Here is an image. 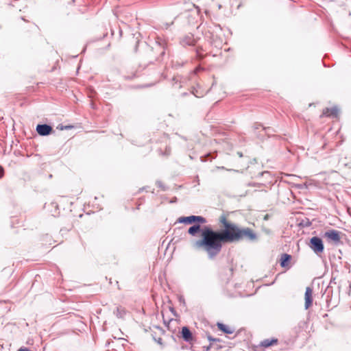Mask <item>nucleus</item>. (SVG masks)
Wrapping results in <instances>:
<instances>
[{"instance_id": "obj_9", "label": "nucleus", "mask_w": 351, "mask_h": 351, "mask_svg": "<svg viewBox=\"0 0 351 351\" xmlns=\"http://www.w3.org/2000/svg\"><path fill=\"white\" fill-rule=\"evenodd\" d=\"M217 326L219 330L222 331L225 334L230 335L232 334L235 330L234 328L219 322L217 324Z\"/></svg>"}, {"instance_id": "obj_5", "label": "nucleus", "mask_w": 351, "mask_h": 351, "mask_svg": "<svg viewBox=\"0 0 351 351\" xmlns=\"http://www.w3.org/2000/svg\"><path fill=\"white\" fill-rule=\"evenodd\" d=\"M313 289L310 287H307L304 293V306L306 309L309 308L313 304Z\"/></svg>"}, {"instance_id": "obj_2", "label": "nucleus", "mask_w": 351, "mask_h": 351, "mask_svg": "<svg viewBox=\"0 0 351 351\" xmlns=\"http://www.w3.org/2000/svg\"><path fill=\"white\" fill-rule=\"evenodd\" d=\"M179 223H183L186 224L192 223H205L206 220L202 216L191 215L189 217H181L178 219Z\"/></svg>"}, {"instance_id": "obj_6", "label": "nucleus", "mask_w": 351, "mask_h": 351, "mask_svg": "<svg viewBox=\"0 0 351 351\" xmlns=\"http://www.w3.org/2000/svg\"><path fill=\"white\" fill-rule=\"evenodd\" d=\"M338 114L339 109L336 106H332L330 108H326L325 109H324L321 117H337Z\"/></svg>"}, {"instance_id": "obj_4", "label": "nucleus", "mask_w": 351, "mask_h": 351, "mask_svg": "<svg viewBox=\"0 0 351 351\" xmlns=\"http://www.w3.org/2000/svg\"><path fill=\"white\" fill-rule=\"evenodd\" d=\"M341 232L336 230H330L324 233V237L328 241L338 243L341 240Z\"/></svg>"}, {"instance_id": "obj_18", "label": "nucleus", "mask_w": 351, "mask_h": 351, "mask_svg": "<svg viewBox=\"0 0 351 351\" xmlns=\"http://www.w3.org/2000/svg\"><path fill=\"white\" fill-rule=\"evenodd\" d=\"M267 218H268V215H265V219H267Z\"/></svg>"}, {"instance_id": "obj_16", "label": "nucleus", "mask_w": 351, "mask_h": 351, "mask_svg": "<svg viewBox=\"0 0 351 351\" xmlns=\"http://www.w3.org/2000/svg\"><path fill=\"white\" fill-rule=\"evenodd\" d=\"M4 174V170L3 168L0 166V178H1L3 176Z\"/></svg>"}, {"instance_id": "obj_7", "label": "nucleus", "mask_w": 351, "mask_h": 351, "mask_svg": "<svg viewBox=\"0 0 351 351\" xmlns=\"http://www.w3.org/2000/svg\"><path fill=\"white\" fill-rule=\"evenodd\" d=\"M52 130V128L47 124L38 125L36 126V132L41 136L49 135L51 133Z\"/></svg>"}, {"instance_id": "obj_15", "label": "nucleus", "mask_w": 351, "mask_h": 351, "mask_svg": "<svg viewBox=\"0 0 351 351\" xmlns=\"http://www.w3.org/2000/svg\"><path fill=\"white\" fill-rule=\"evenodd\" d=\"M73 128V126H72V125H65V126L59 125L57 128L60 130H63L71 129Z\"/></svg>"}, {"instance_id": "obj_1", "label": "nucleus", "mask_w": 351, "mask_h": 351, "mask_svg": "<svg viewBox=\"0 0 351 351\" xmlns=\"http://www.w3.org/2000/svg\"><path fill=\"white\" fill-rule=\"evenodd\" d=\"M219 221L224 230L215 231L206 227L202 231L201 239L194 243L196 248L204 250L211 258L219 254L225 243L239 241L244 239L254 241L257 238L256 234L252 229L240 228L235 223L229 221L226 216H221Z\"/></svg>"}, {"instance_id": "obj_13", "label": "nucleus", "mask_w": 351, "mask_h": 351, "mask_svg": "<svg viewBox=\"0 0 351 351\" xmlns=\"http://www.w3.org/2000/svg\"><path fill=\"white\" fill-rule=\"evenodd\" d=\"M196 53L199 58H203L206 53H204V50L202 47H197L196 49Z\"/></svg>"}, {"instance_id": "obj_11", "label": "nucleus", "mask_w": 351, "mask_h": 351, "mask_svg": "<svg viewBox=\"0 0 351 351\" xmlns=\"http://www.w3.org/2000/svg\"><path fill=\"white\" fill-rule=\"evenodd\" d=\"M182 336L183 339L186 341H189L193 339L192 333L191 332L189 329L186 326L182 328Z\"/></svg>"}, {"instance_id": "obj_3", "label": "nucleus", "mask_w": 351, "mask_h": 351, "mask_svg": "<svg viewBox=\"0 0 351 351\" xmlns=\"http://www.w3.org/2000/svg\"><path fill=\"white\" fill-rule=\"evenodd\" d=\"M309 247L316 254L322 253L324 250L322 240L317 237H313L311 239Z\"/></svg>"}, {"instance_id": "obj_12", "label": "nucleus", "mask_w": 351, "mask_h": 351, "mask_svg": "<svg viewBox=\"0 0 351 351\" xmlns=\"http://www.w3.org/2000/svg\"><path fill=\"white\" fill-rule=\"evenodd\" d=\"M199 230H200V225H199V223H197L189 228L188 233L190 235L195 236L196 234V233L199 231Z\"/></svg>"}, {"instance_id": "obj_17", "label": "nucleus", "mask_w": 351, "mask_h": 351, "mask_svg": "<svg viewBox=\"0 0 351 351\" xmlns=\"http://www.w3.org/2000/svg\"><path fill=\"white\" fill-rule=\"evenodd\" d=\"M18 351H30L29 348H21L18 350Z\"/></svg>"}, {"instance_id": "obj_8", "label": "nucleus", "mask_w": 351, "mask_h": 351, "mask_svg": "<svg viewBox=\"0 0 351 351\" xmlns=\"http://www.w3.org/2000/svg\"><path fill=\"white\" fill-rule=\"evenodd\" d=\"M291 260V255L287 254H282L280 257V266L283 268L289 269L290 267Z\"/></svg>"}, {"instance_id": "obj_10", "label": "nucleus", "mask_w": 351, "mask_h": 351, "mask_svg": "<svg viewBox=\"0 0 351 351\" xmlns=\"http://www.w3.org/2000/svg\"><path fill=\"white\" fill-rule=\"evenodd\" d=\"M278 343V339L276 338H273L271 339H264L260 343V346L263 348H267Z\"/></svg>"}, {"instance_id": "obj_14", "label": "nucleus", "mask_w": 351, "mask_h": 351, "mask_svg": "<svg viewBox=\"0 0 351 351\" xmlns=\"http://www.w3.org/2000/svg\"><path fill=\"white\" fill-rule=\"evenodd\" d=\"M171 153V149L169 147L166 146L165 151L160 153V155L162 156H169Z\"/></svg>"}]
</instances>
